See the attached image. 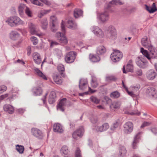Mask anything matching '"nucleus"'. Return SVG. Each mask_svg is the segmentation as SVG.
<instances>
[{
  "label": "nucleus",
  "mask_w": 157,
  "mask_h": 157,
  "mask_svg": "<svg viewBox=\"0 0 157 157\" xmlns=\"http://www.w3.org/2000/svg\"><path fill=\"white\" fill-rule=\"evenodd\" d=\"M10 38L11 39L15 40L19 36L18 33L16 31H12L10 33Z\"/></svg>",
  "instance_id": "nucleus-33"
},
{
  "label": "nucleus",
  "mask_w": 157,
  "mask_h": 157,
  "mask_svg": "<svg viewBox=\"0 0 157 157\" xmlns=\"http://www.w3.org/2000/svg\"><path fill=\"white\" fill-rule=\"evenodd\" d=\"M125 113L128 114H130L131 115H137L139 116L140 115V112H138L137 111H134L132 112L128 111H125Z\"/></svg>",
  "instance_id": "nucleus-44"
},
{
  "label": "nucleus",
  "mask_w": 157,
  "mask_h": 157,
  "mask_svg": "<svg viewBox=\"0 0 157 157\" xmlns=\"http://www.w3.org/2000/svg\"><path fill=\"white\" fill-rule=\"evenodd\" d=\"M89 59L90 61L95 63L100 60V59L98 55L90 54L89 55Z\"/></svg>",
  "instance_id": "nucleus-27"
},
{
  "label": "nucleus",
  "mask_w": 157,
  "mask_h": 157,
  "mask_svg": "<svg viewBox=\"0 0 157 157\" xmlns=\"http://www.w3.org/2000/svg\"><path fill=\"white\" fill-rule=\"evenodd\" d=\"M60 43L62 45L66 44L68 43V40L65 34L59 39Z\"/></svg>",
  "instance_id": "nucleus-39"
},
{
  "label": "nucleus",
  "mask_w": 157,
  "mask_h": 157,
  "mask_svg": "<svg viewBox=\"0 0 157 157\" xmlns=\"http://www.w3.org/2000/svg\"><path fill=\"white\" fill-rule=\"evenodd\" d=\"M142 133V132H139L135 136L134 140L132 144V147L133 149H136L137 148V144L139 142V140Z\"/></svg>",
  "instance_id": "nucleus-14"
},
{
  "label": "nucleus",
  "mask_w": 157,
  "mask_h": 157,
  "mask_svg": "<svg viewBox=\"0 0 157 157\" xmlns=\"http://www.w3.org/2000/svg\"><path fill=\"white\" fill-rule=\"evenodd\" d=\"M82 11L78 9H75L74 11V16L75 18H77L81 16L82 14Z\"/></svg>",
  "instance_id": "nucleus-30"
},
{
  "label": "nucleus",
  "mask_w": 157,
  "mask_h": 157,
  "mask_svg": "<svg viewBox=\"0 0 157 157\" xmlns=\"http://www.w3.org/2000/svg\"><path fill=\"white\" fill-rule=\"evenodd\" d=\"M77 26L76 24L71 19L68 20L67 21V26L69 28L74 29L77 28Z\"/></svg>",
  "instance_id": "nucleus-29"
},
{
  "label": "nucleus",
  "mask_w": 157,
  "mask_h": 157,
  "mask_svg": "<svg viewBox=\"0 0 157 157\" xmlns=\"http://www.w3.org/2000/svg\"><path fill=\"white\" fill-rule=\"evenodd\" d=\"M108 36L112 40H115L117 37V33L115 27L112 26H109L107 29Z\"/></svg>",
  "instance_id": "nucleus-4"
},
{
  "label": "nucleus",
  "mask_w": 157,
  "mask_h": 157,
  "mask_svg": "<svg viewBox=\"0 0 157 157\" xmlns=\"http://www.w3.org/2000/svg\"><path fill=\"white\" fill-rule=\"evenodd\" d=\"M145 9L150 13H153L157 11V8L156 7L155 4L153 3L152 5V7H149L147 5H145Z\"/></svg>",
  "instance_id": "nucleus-25"
},
{
  "label": "nucleus",
  "mask_w": 157,
  "mask_h": 157,
  "mask_svg": "<svg viewBox=\"0 0 157 157\" xmlns=\"http://www.w3.org/2000/svg\"><path fill=\"white\" fill-rule=\"evenodd\" d=\"M53 79L55 82L57 84H60L62 82V77L59 75H54L53 76Z\"/></svg>",
  "instance_id": "nucleus-34"
},
{
  "label": "nucleus",
  "mask_w": 157,
  "mask_h": 157,
  "mask_svg": "<svg viewBox=\"0 0 157 157\" xmlns=\"http://www.w3.org/2000/svg\"><path fill=\"white\" fill-rule=\"evenodd\" d=\"M124 132L127 134H129L133 130V124L131 122H127L124 124Z\"/></svg>",
  "instance_id": "nucleus-10"
},
{
  "label": "nucleus",
  "mask_w": 157,
  "mask_h": 157,
  "mask_svg": "<svg viewBox=\"0 0 157 157\" xmlns=\"http://www.w3.org/2000/svg\"><path fill=\"white\" fill-rule=\"evenodd\" d=\"M106 51V49L103 46H100L97 48V52L98 55H103Z\"/></svg>",
  "instance_id": "nucleus-32"
},
{
  "label": "nucleus",
  "mask_w": 157,
  "mask_h": 157,
  "mask_svg": "<svg viewBox=\"0 0 157 157\" xmlns=\"http://www.w3.org/2000/svg\"><path fill=\"white\" fill-rule=\"evenodd\" d=\"M118 126L119 123L117 122H116L114 123L110 128L112 132H114L118 127Z\"/></svg>",
  "instance_id": "nucleus-46"
},
{
  "label": "nucleus",
  "mask_w": 157,
  "mask_h": 157,
  "mask_svg": "<svg viewBox=\"0 0 157 157\" xmlns=\"http://www.w3.org/2000/svg\"><path fill=\"white\" fill-rule=\"evenodd\" d=\"M41 27L43 29H46L48 26V22L46 19H44L41 21Z\"/></svg>",
  "instance_id": "nucleus-42"
},
{
  "label": "nucleus",
  "mask_w": 157,
  "mask_h": 157,
  "mask_svg": "<svg viewBox=\"0 0 157 157\" xmlns=\"http://www.w3.org/2000/svg\"><path fill=\"white\" fill-rule=\"evenodd\" d=\"M28 27L30 29V33L31 34L36 35L40 37L43 35V34L42 33L37 34L36 26L33 23L31 22L29 23Z\"/></svg>",
  "instance_id": "nucleus-11"
},
{
  "label": "nucleus",
  "mask_w": 157,
  "mask_h": 157,
  "mask_svg": "<svg viewBox=\"0 0 157 157\" xmlns=\"http://www.w3.org/2000/svg\"><path fill=\"white\" fill-rule=\"evenodd\" d=\"M140 86V85L137 84L135 86H131L130 89L132 90L136 95H138L139 93V90Z\"/></svg>",
  "instance_id": "nucleus-38"
},
{
  "label": "nucleus",
  "mask_w": 157,
  "mask_h": 157,
  "mask_svg": "<svg viewBox=\"0 0 157 157\" xmlns=\"http://www.w3.org/2000/svg\"><path fill=\"white\" fill-rule=\"evenodd\" d=\"M77 55V53L75 52L71 51L67 54L65 60L66 62L68 63H71L75 61Z\"/></svg>",
  "instance_id": "nucleus-5"
},
{
  "label": "nucleus",
  "mask_w": 157,
  "mask_h": 157,
  "mask_svg": "<svg viewBox=\"0 0 157 157\" xmlns=\"http://www.w3.org/2000/svg\"><path fill=\"white\" fill-rule=\"evenodd\" d=\"M8 24L12 27L18 25L23 24L24 22L21 20L18 17L14 16L10 17L8 19Z\"/></svg>",
  "instance_id": "nucleus-2"
},
{
  "label": "nucleus",
  "mask_w": 157,
  "mask_h": 157,
  "mask_svg": "<svg viewBox=\"0 0 157 157\" xmlns=\"http://www.w3.org/2000/svg\"><path fill=\"white\" fill-rule=\"evenodd\" d=\"M57 69L60 72V74L62 76H64L63 72L64 71V66L61 64L58 65L57 67Z\"/></svg>",
  "instance_id": "nucleus-41"
},
{
  "label": "nucleus",
  "mask_w": 157,
  "mask_h": 157,
  "mask_svg": "<svg viewBox=\"0 0 157 157\" xmlns=\"http://www.w3.org/2000/svg\"><path fill=\"white\" fill-rule=\"evenodd\" d=\"M110 97L113 98H119L120 96V93L117 91H114L110 95Z\"/></svg>",
  "instance_id": "nucleus-45"
},
{
  "label": "nucleus",
  "mask_w": 157,
  "mask_h": 157,
  "mask_svg": "<svg viewBox=\"0 0 157 157\" xmlns=\"http://www.w3.org/2000/svg\"><path fill=\"white\" fill-rule=\"evenodd\" d=\"M87 81L86 79H81L79 82V88L80 90H84L88 86Z\"/></svg>",
  "instance_id": "nucleus-19"
},
{
  "label": "nucleus",
  "mask_w": 157,
  "mask_h": 157,
  "mask_svg": "<svg viewBox=\"0 0 157 157\" xmlns=\"http://www.w3.org/2000/svg\"><path fill=\"white\" fill-rule=\"evenodd\" d=\"M141 42L142 45L147 48L150 53H149L148 52L144 50L143 48H141L140 49L141 52L151 63H153L154 59L157 58V56L155 55V48L151 44L150 40L148 39L146 36H144L142 39Z\"/></svg>",
  "instance_id": "nucleus-1"
},
{
  "label": "nucleus",
  "mask_w": 157,
  "mask_h": 157,
  "mask_svg": "<svg viewBox=\"0 0 157 157\" xmlns=\"http://www.w3.org/2000/svg\"><path fill=\"white\" fill-rule=\"evenodd\" d=\"M109 128V124L107 123L104 124L101 126H95L93 128V129L96 130L97 132H103Z\"/></svg>",
  "instance_id": "nucleus-16"
},
{
  "label": "nucleus",
  "mask_w": 157,
  "mask_h": 157,
  "mask_svg": "<svg viewBox=\"0 0 157 157\" xmlns=\"http://www.w3.org/2000/svg\"><path fill=\"white\" fill-rule=\"evenodd\" d=\"M31 132L33 135L38 139H42L44 136V134L42 131L37 128H32Z\"/></svg>",
  "instance_id": "nucleus-7"
},
{
  "label": "nucleus",
  "mask_w": 157,
  "mask_h": 157,
  "mask_svg": "<svg viewBox=\"0 0 157 157\" xmlns=\"http://www.w3.org/2000/svg\"><path fill=\"white\" fill-rule=\"evenodd\" d=\"M31 40L33 42L34 45H36L38 43V40L37 38L34 36H32L30 38Z\"/></svg>",
  "instance_id": "nucleus-52"
},
{
  "label": "nucleus",
  "mask_w": 157,
  "mask_h": 157,
  "mask_svg": "<svg viewBox=\"0 0 157 157\" xmlns=\"http://www.w3.org/2000/svg\"><path fill=\"white\" fill-rule=\"evenodd\" d=\"M33 59L35 63L37 64H40L41 61L40 54L37 52H35L33 54Z\"/></svg>",
  "instance_id": "nucleus-26"
},
{
  "label": "nucleus",
  "mask_w": 157,
  "mask_h": 157,
  "mask_svg": "<svg viewBox=\"0 0 157 157\" xmlns=\"http://www.w3.org/2000/svg\"><path fill=\"white\" fill-rule=\"evenodd\" d=\"M58 22L57 19L55 16H51L50 17V25H58Z\"/></svg>",
  "instance_id": "nucleus-40"
},
{
  "label": "nucleus",
  "mask_w": 157,
  "mask_h": 157,
  "mask_svg": "<svg viewBox=\"0 0 157 157\" xmlns=\"http://www.w3.org/2000/svg\"><path fill=\"white\" fill-rule=\"evenodd\" d=\"M61 25L62 33H61L60 32H58L56 33V37L58 38V40L64 35L65 33V27L63 21H62Z\"/></svg>",
  "instance_id": "nucleus-21"
},
{
  "label": "nucleus",
  "mask_w": 157,
  "mask_h": 157,
  "mask_svg": "<svg viewBox=\"0 0 157 157\" xmlns=\"http://www.w3.org/2000/svg\"><path fill=\"white\" fill-rule=\"evenodd\" d=\"M16 149L20 154H22L23 153L24 148L23 146L17 145L16 146Z\"/></svg>",
  "instance_id": "nucleus-43"
},
{
  "label": "nucleus",
  "mask_w": 157,
  "mask_h": 157,
  "mask_svg": "<svg viewBox=\"0 0 157 157\" xmlns=\"http://www.w3.org/2000/svg\"><path fill=\"white\" fill-rule=\"evenodd\" d=\"M4 110L9 114H13L14 111V108L11 105L9 104H6L3 106Z\"/></svg>",
  "instance_id": "nucleus-20"
},
{
  "label": "nucleus",
  "mask_w": 157,
  "mask_h": 157,
  "mask_svg": "<svg viewBox=\"0 0 157 157\" xmlns=\"http://www.w3.org/2000/svg\"><path fill=\"white\" fill-rule=\"evenodd\" d=\"M49 97H51V98L56 99V94L55 92L53 91L51 92L50 93Z\"/></svg>",
  "instance_id": "nucleus-61"
},
{
  "label": "nucleus",
  "mask_w": 157,
  "mask_h": 157,
  "mask_svg": "<svg viewBox=\"0 0 157 157\" xmlns=\"http://www.w3.org/2000/svg\"><path fill=\"white\" fill-rule=\"evenodd\" d=\"M30 1L33 4L40 6H43V4L39 2L38 0H30Z\"/></svg>",
  "instance_id": "nucleus-47"
},
{
  "label": "nucleus",
  "mask_w": 157,
  "mask_h": 157,
  "mask_svg": "<svg viewBox=\"0 0 157 157\" xmlns=\"http://www.w3.org/2000/svg\"><path fill=\"white\" fill-rule=\"evenodd\" d=\"M48 102L50 104H53L55 101V99L49 97L48 98Z\"/></svg>",
  "instance_id": "nucleus-60"
},
{
  "label": "nucleus",
  "mask_w": 157,
  "mask_h": 157,
  "mask_svg": "<svg viewBox=\"0 0 157 157\" xmlns=\"http://www.w3.org/2000/svg\"><path fill=\"white\" fill-rule=\"evenodd\" d=\"M128 94L132 97H134L136 95L134 93L133 91L132 90L131 91H128V90L126 91Z\"/></svg>",
  "instance_id": "nucleus-63"
},
{
  "label": "nucleus",
  "mask_w": 157,
  "mask_h": 157,
  "mask_svg": "<svg viewBox=\"0 0 157 157\" xmlns=\"http://www.w3.org/2000/svg\"><path fill=\"white\" fill-rule=\"evenodd\" d=\"M8 96V94H6L0 96V103L2 100L7 97Z\"/></svg>",
  "instance_id": "nucleus-59"
},
{
  "label": "nucleus",
  "mask_w": 157,
  "mask_h": 157,
  "mask_svg": "<svg viewBox=\"0 0 157 157\" xmlns=\"http://www.w3.org/2000/svg\"><path fill=\"white\" fill-rule=\"evenodd\" d=\"M7 89V87L5 86H0V94L5 91Z\"/></svg>",
  "instance_id": "nucleus-55"
},
{
  "label": "nucleus",
  "mask_w": 157,
  "mask_h": 157,
  "mask_svg": "<svg viewBox=\"0 0 157 157\" xmlns=\"http://www.w3.org/2000/svg\"><path fill=\"white\" fill-rule=\"evenodd\" d=\"M136 75L139 76H141L142 75V71L141 69H138L136 71Z\"/></svg>",
  "instance_id": "nucleus-64"
},
{
  "label": "nucleus",
  "mask_w": 157,
  "mask_h": 157,
  "mask_svg": "<svg viewBox=\"0 0 157 157\" xmlns=\"http://www.w3.org/2000/svg\"><path fill=\"white\" fill-rule=\"evenodd\" d=\"M51 30L53 32H56L58 29V25H51Z\"/></svg>",
  "instance_id": "nucleus-53"
},
{
  "label": "nucleus",
  "mask_w": 157,
  "mask_h": 157,
  "mask_svg": "<svg viewBox=\"0 0 157 157\" xmlns=\"http://www.w3.org/2000/svg\"><path fill=\"white\" fill-rule=\"evenodd\" d=\"M123 4L124 3L120 0H112L111 1L109 2L108 4L107 5L108 9L109 10V8L114 5H121Z\"/></svg>",
  "instance_id": "nucleus-23"
},
{
  "label": "nucleus",
  "mask_w": 157,
  "mask_h": 157,
  "mask_svg": "<svg viewBox=\"0 0 157 157\" xmlns=\"http://www.w3.org/2000/svg\"><path fill=\"white\" fill-rule=\"evenodd\" d=\"M84 128L82 126L80 127L72 134L73 138L75 139H77L78 137H81L83 134Z\"/></svg>",
  "instance_id": "nucleus-9"
},
{
  "label": "nucleus",
  "mask_w": 157,
  "mask_h": 157,
  "mask_svg": "<svg viewBox=\"0 0 157 157\" xmlns=\"http://www.w3.org/2000/svg\"><path fill=\"white\" fill-rule=\"evenodd\" d=\"M152 133L155 135L157 134V128L153 127L150 129Z\"/></svg>",
  "instance_id": "nucleus-62"
},
{
  "label": "nucleus",
  "mask_w": 157,
  "mask_h": 157,
  "mask_svg": "<svg viewBox=\"0 0 157 157\" xmlns=\"http://www.w3.org/2000/svg\"><path fill=\"white\" fill-rule=\"evenodd\" d=\"M75 157H82L81 151L78 148H77L75 151Z\"/></svg>",
  "instance_id": "nucleus-54"
},
{
  "label": "nucleus",
  "mask_w": 157,
  "mask_h": 157,
  "mask_svg": "<svg viewBox=\"0 0 157 157\" xmlns=\"http://www.w3.org/2000/svg\"><path fill=\"white\" fill-rule=\"evenodd\" d=\"M34 70L35 71L36 74L37 75H38L45 80L47 79V78L45 76L39 69L35 67L34 68Z\"/></svg>",
  "instance_id": "nucleus-36"
},
{
  "label": "nucleus",
  "mask_w": 157,
  "mask_h": 157,
  "mask_svg": "<svg viewBox=\"0 0 157 157\" xmlns=\"http://www.w3.org/2000/svg\"><path fill=\"white\" fill-rule=\"evenodd\" d=\"M60 152L61 155L64 157H69L70 151L68 147L66 145L63 146L61 148Z\"/></svg>",
  "instance_id": "nucleus-17"
},
{
  "label": "nucleus",
  "mask_w": 157,
  "mask_h": 157,
  "mask_svg": "<svg viewBox=\"0 0 157 157\" xmlns=\"http://www.w3.org/2000/svg\"><path fill=\"white\" fill-rule=\"evenodd\" d=\"M90 29L91 31L98 36L103 38L104 36V34L102 30L99 27L96 26H93L91 27Z\"/></svg>",
  "instance_id": "nucleus-6"
},
{
  "label": "nucleus",
  "mask_w": 157,
  "mask_h": 157,
  "mask_svg": "<svg viewBox=\"0 0 157 157\" xmlns=\"http://www.w3.org/2000/svg\"><path fill=\"white\" fill-rule=\"evenodd\" d=\"M146 94L150 96L153 97H156L157 95V91L152 87H148L146 91Z\"/></svg>",
  "instance_id": "nucleus-15"
},
{
  "label": "nucleus",
  "mask_w": 157,
  "mask_h": 157,
  "mask_svg": "<svg viewBox=\"0 0 157 157\" xmlns=\"http://www.w3.org/2000/svg\"><path fill=\"white\" fill-rule=\"evenodd\" d=\"M47 6H50L51 5V2L48 0H40Z\"/></svg>",
  "instance_id": "nucleus-56"
},
{
  "label": "nucleus",
  "mask_w": 157,
  "mask_h": 157,
  "mask_svg": "<svg viewBox=\"0 0 157 157\" xmlns=\"http://www.w3.org/2000/svg\"><path fill=\"white\" fill-rule=\"evenodd\" d=\"M25 11V13L29 17H31L32 16V12L29 9L27 6L26 7Z\"/></svg>",
  "instance_id": "nucleus-51"
},
{
  "label": "nucleus",
  "mask_w": 157,
  "mask_h": 157,
  "mask_svg": "<svg viewBox=\"0 0 157 157\" xmlns=\"http://www.w3.org/2000/svg\"><path fill=\"white\" fill-rule=\"evenodd\" d=\"M151 124V123L148 122H144L140 126L141 128H143L145 127L148 126Z\"/></svg>",
  "instance_id": "nucleus-57"
},
{
  "label": "nucleus",
  "mask_w": 157,
  "mask_h": 157,
  "mask_svg": "<svg viewBox=\"0 0 157 157\" xmlns=\"http://www.w3.org/2000/svg\"><path fill=\"white\" fill-rule=\"evenodd\" d=\"M157 75L156 72L154 70L151 69L147 71L146 74L147 78L150 80L154 79Z\"/></svg>",
  "instance_id": "nucleus-13"
},
{
  "label": "nucleus",
  "mask_w": 157,
  "mask_h": 157,
  "mask_svg": "<svg viewBox=\"0 0 157 157\" xmlns=\"http://www.w3.org/2000/svg\"><path fill=\"white\" fill-rule=\"evenodd\" d=\"M53 129L54 132L62 133L63 131L62 126L59 123L55 124L53 126Z\"/></svg>",
  "instance_id": "nucleus-24"
},
{
  "label": "nucleus",
  "mask_w": 157,
  "mask_h": 157,
  "mask_svg": "<svg viewBox=\"0 0 157 157\" xmlns=\"http://www.w3.org/2000/svg\"><path fill=\"white\" fill-rule=\"evenodd\" d=\"M50 10H43L40 12V14L38 15V17L41 18L44 15L47 14L50 12Z\"/></svg>",
  "instance_id": "nucleus-49"
},
{
  "label": "nucleus",
  "mask_w": 157,
  "mask_h": 157,
  "mask_svg": "<svg viewBox=\"0 0 157 157\" xmlns=\"http://www.w3.org/2000/svg\"><path fill=\"white\" fill-rule=\"evenodd\" d=\"M26 6L24 4H21L18 7V10L19 14L20 16L21 17L23 16L24 15V11H25L26 7Z\"/></svg>",
  "instance_id": "nucleus-35"
},
{
  "label": "nucleus",
  "mask_w": 157,
  "mask_h": 157,
  "mask_svg": "<svg viewBox=\"0 0 157 157\" xmlns=\"http://www.w3.org/2000/svg\"><path fill=\"white\" fill-rule=\"evenodd\" d=\"M120 157H125L126 155L127 151L124 146H121L119 149Z\"/></svg>",
  "instance_id": "nucleus-31"
},
{
  "label": "nucleus",
  "mask_w": 157,
  "mask_h": 157,
  "mask_svg": "<svg viewBox=\"0 0 157 157\" xmlns=\"http://www.w3.org/2000/svg\"><path fill=\"white\" fill-rule=\"evenodd\" d=\"M67 99L63 98L61 99L59 103L57 105V107L58 110H59L62 112L64 110V107L66 105Z\"/></svg>",
  "instance_id": "nucleus-12"
},
{
  "label": "nucleus",
  "mask_w": 157,
  "mask_h": 157,
  "mask_svg": "<svg viewBox=\"0 0 157 157\" xmlns=\"http://www.w3.org/2000/svg\"><path fill=\"white\" fill-rule=\"evenodd\" d=\"M25 109H18L16 110L17 112L19 114H22L25 111Z\"/></svg>",
  "instance_id": "nucleus-58"
},
{
  "label": "nucleus",
  "mask_w": 157,
  "mask_h": 157,
  "mask_svg": "<svg viewBox=\"0 0 157 157\" xmlns=\"http://www.w3.org/2000/svg\"><path fill=\"white\" fill-rule=\"evenodd\" d=\"M99 17L102 22H106L109 19V15L107 11L100 13Z\"/></svg>",
  "instance_id": "nucleus-18"
},
{
  "label": "nucleus",
  "mask_w": 157,
  "mask_h": 157,
  "mask_svg": "<svg viewBox=\"0 0 157 157\" xmlns=\"http://www.w3.org/2000/svg\"><path fill=\"white\" fill-rule=\"evenodd\" d=\"M91 101L95 104H98L100 101V100L98 99L96 97L91 96L90 98Z\"/></svg>",
  "instance_id": "nucleus-50"
},
{
  "label": "nucleus",
  "mask_w": 157,
  "mask_h": 157,
  "mask_svg": "<svg viewBox=\"0 0 157 157\" xmlns=\"http://www.w3.org/2000/svg\"><path fill=\"white\" fill-rule=\"evenodd\" d=\"M143 56H138L136 59V62L137 65L140 67L144 68L147 64V61L144 58Z\"/></svg>",
  "instance_id": "nucleus-8"
},
{
  "label": "nucleus",
  "mask_w": 157,
  "mask_h": 157,
  "mask_svg": "<svg viewBox=\"0 0 157 157\" xmlns=\"http://www.w3.org/2000/svg\"><path fill=\"white\" fill-rule=\"evenodd\" d=\"M116 80V78L112 75H108L106 77V81L108 82L111 81H114Z\"/></svg>",
  "instance_id": "nucleus-48"
},
{
  "label": "nucleus",
  "mask_w": 157,
  "mask_h": 157,
  "mask_svg": "<svg viewBox=\"0 0 157 157\" xmlns=\"http://www.w3.org/2000/svg\"><path fill=\"white\" fill-rule=\"evenodd\" d=\"M32 92L34 95L40 96L42 94L43 90L39 86L34 87L33 88Z\"/></svg>",
  "instance_id": "nucleus-22"
},
{
  "label": "nucleus",
  "mask_w": 157,
  "mask_h": 157,
  "mask_svg": "<svg viewBox=\"0 0 157 157\" xmlns=\"http://www.w3.org/2000/svg\"><path fill=\"white\" fill-rule=\"evenodd\" d=\"M123 57V54L121 52L118 50H114L110 56L111 60L114 62L119 61Z\"/></svg>",
  "instance_id": "nucleus-3"
},
{
  "label": "nucleus",
  "mask_w": 157,
  "mask_h": 157,
  "mask_svg": "<svg viewBox=\"0 0 157 157\" xmlns=\"http://www.w3.org/2000/svg\"><path fill=\"white\" fill-rule=\"evenodd\" d=\"M120 103L119 102L114 101L110 105V108L112 110H115L116 109H119L120 106Z\"/></svg>",
  "instance_id": "nucleus-37"
},
{
  "label": "nucleus",
  "mask_w": 157,
  "mask_h": 157,
  "mask_svg": "<svg viewBox=\"0 0 157 157\" xmlns=\"http://www.w3.org/2000/svg\"><path fill=\"white\" fill-rule=\"evenodd\" d=\"M133 66L132 64V60H130L127 65L126 67V71L132 72L133 71Z\"/></svg>",
  "instance_id": "nucleus-28"
}]
</instances>
